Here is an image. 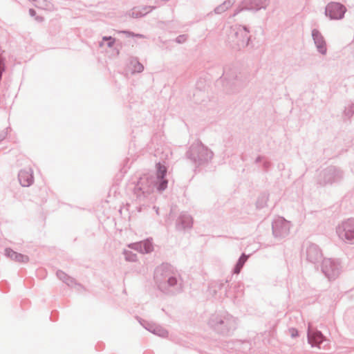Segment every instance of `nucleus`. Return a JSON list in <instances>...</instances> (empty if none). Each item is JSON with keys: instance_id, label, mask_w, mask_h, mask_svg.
<instances>
[{"instance_id": "1", "label": "nucleus", "mask_w": 354, "mask_h": 354, "mask_svg": "<svg viewBox=\"0 0 354 354\" xmlns=\"http://www.w3.org/2000/svg\"><path fill=\"white\" fill-rule=\"evenodd\" d=\"M208 325L209 328L220 336H232L237 328L236 319L227 313L212 315Z\"/></svg>"}, {"instance_id": "2", "label": "nucleus", "mask_w": 354, "mask_h": 354, "mask_svg": "<svg viewBox=\"0 0 354 354\" xmlns=\"http://www.w3.org/2000/svg\"><path fill=\"white\" fill-rule=\"evenodd\" d=\"M245 82V77L238 72L237 68L230 67H225L223 75L216 80V84H222L224 91L227 93L238 91Z\"/></svg>"}, {"instance_id": "3", "label": "nucleus", "mask_w": 354, "mask_h": 354, "mask_svg": "<svg viewBox=\"0 0 354 354\" xmlns=\"http://www.w3.org/2000/svg\"><path fill=\"white\" fill-rule=\"evenodd\" d=\"M214 156V153L201 140L193 142L186 152V157L195 167L207 165Z\"/></svg>"}, {"instance_id": "4", "label": "nucleus", "mask_w": 354, "mask_h": 354, "mask_svg": "<svg viewBox=\"0 0 354 354\" xmlns=\"http://www.w3.org/2000/svg\"><path fill=\"white\" fill-rule=\"evenodd\" d=\"M251 36L247 26H239L231 29L228 35V43L232 48L240 50L250 46Z\"/></svg>"}, {"instance_id": "5", "label": "nucleus", "mask_w": 354, "mask_h": 354, "mask_svg": "<svg viewBox=\"0 0 354 354\" xmlns=\"http://www.w3.org/2000/svg\"><path fill=\"white\" fill-rule=\"evenodd\" d=\"M344 171L339 167L330 165L322 169L317 178V185L319 187L332 186L342 182Z\"/></svg>"}, {"instance_id": "6", "label": "nucleus", "mask_w": 354, "mask_h": 354, "mask_svg": "<svg viewBox=\"0 0 354 354\" xmlns=\"http://www.w3.org/2000/svg\"><path fill=\"white\" fill-rule=\"evenodd\" d=\"M154 182L155 177L151 175L144 174L139 178L133 190L137 201L142 202L153 192Z\"/></svg>"}, {"instance_id": "7", "label": "nucleus", "mask_w": 354, "mask_h": 354, "mask_svg": "<svg viewBox=\"0 0 354 354\" xmlns=\"http://www.w3.org/2000/svg\"><path fill=\"white\" fill-rule=\"evenodd\" d=\"M160 291L169 296L176 295L183 291L182 284L178 281V274L167 279L155 281Z\"/></svg>"}, {"instance_id": "8", "label": "nucleus", "mask_w": 354, "mask_h": 354, "mask_svg": "<svg viewBox=\"0 0 354 354\" xmlns=\"http://www.w3.org/2000/svg\"><path fill=\"white\" fill-rule=\"evenodd\" d=\"M322 272L329 281L337 279L342 270L340 263L333 259H324L322 262Z\"/></svg>"}, {"instance_id": "9", "label": "nucleus", "mask_w": 354, "mask_h": 354, "mask_svg": "<svg viewBox=\"0 0 354 354\" xmlns=\"http://www.w3.org/2000/svg\"><path fill=\"white\" fill-rule=\"evenodd\" d=\"M339 237L346 243L354 244V218L343 221L336 229Z\"/></svg>"}, {"instance_id": "10", "label": "nucleus", "mask_w": 354, "mask_h": 354, "mask_svg": "<svg viewBox=\"0 0 354 354\" xmlns=\"http://www.w3.org/2000/svg\"><path fill=\"white\" fill-rule=\"evenodd\" d=\"M347 9L346 6L339 3L331 1L325 8V15L330 20H340L344 17Z\"/></svg>"}, {"instance_id": "11", "label": "nucleus", "mask_w": 354, "mask_h": 354, "mask_svg": "<svg viewBox=\"0 0 354 354\" xmlns=\"http://www.w3.org/2000/svg\"><path fill=\"white\" fill-rule=\"evenodd\" d=\"M272 234L277 240L286 238L290 233V222L279 217L272 223Z\"/></svg>"}, {"instance_id": "12", "label": "nucleus", "mask_w": 354, "mask_h": 354, "mask_svg": "<svg viewBox=\"0 0 354 354\" xmlns=\"http://www.w3.org/2000/svg\"><path fill=\"white\" fill-rule=\"evenodd\" d=\"M268 0H243L234 10V16L243 10L257 12L261 9H266Z\"/></svg>"}, {"instance_id": "13", "label": "nucleus", "mask_w": 354, "mask_h": 354, "mask_svg": "<svg viewBox=\"0 0 354 354\" xmlns=\"http://www.w3.org/2000/svg\"><path fill=\"white\" fill-rule=\"evenodd\" d=\"M304 246L306 247V254L308 261L315 264L324 259L322 252L317 245L307 242Z\"/></svg>"}, {"instance_id": "14", "label": "nucleus", "mask_w": 354, "mask_h": 354, "mask_svg": "<svg viewBox=\"0 0 354 354\" xmlns=\"http://www.w3.org/2000/svg\"><path fill=\"white\" fill-rule=\"evenodd\" d=\"M308 342L312 347L321 348V345L327 341L326 337L317 329L313 328L309 324L307 331Z\"/></svg>"}, {"instance_id": "15", "label": "nucleus", "mask_w": 354, "mask_h": 354, "mask_svg": "<svg viewBox=\"0 0 354 354\" xmlns=\"http://www.w3.org/2000/svg\"><path fill=\"white\" fill-rule=\"evenodd\" d=\"M177 274L176 272L174 271V268L169 263H162L160 266H158L154 271V280L155 281H158V279H167L171 276H174V274Z\"/></svg>"}, {"instance_id": "16", "label": "nucleus", "mask_w": 354, "mask_h": 354, "mask_svg": "<svg viewBox=\"0 0 354 354\" xmlns=\"http://www.w3.org/2000/svg\"><path fill=\"white\" fill-rule=\"evenodd\" d=\"M311 35L317 51L323 55H326L327 53L326 43L320 31L314 28L312 30Z\"/></svg>"}, {"instance_id": "17", "label": "nucleus", "mask_w": 354, "mask_h": 354, "mask_svg": "<svg viewBox=\"0 0 354 354\" xmlns=\"http://www.w3.org/2000/svg\"><path fill=\"white\" fill-rule=\"evenodd\" d=\"M193 226L192 217L185 213L182 212L176 221V228L178 231H184L186 229H191Z\"/></svg>"}, {"instance_id": "18", "label": "nucleus", "mask_w": 354, "mask_h": 354, "mask_svg": "<svg viewBox=\"0 0 354 354\" xmlns=\"http://www.w3.org/2000/svg\"><path fill=\"white\" fill-rule=\"evenodd\" d=\"M18 179L22 187H29L34 182V177L32 171L21 169L18 174Z\"/></svg>"}, {"instance_id": "19", "label": "nucleus", "mask_w": 354, "mask_h": 354, "mask_svg": "<svg viewBox=\"0 0 354 354\" xmlns=\"http://www.w3.org/2000/svg\"><path fill=\"white\" fill-rule=\"evenodd\" d=\"M4 254L6 257L18 263H27L29 261V257L27 255L18 253L10 248H6L4 250Z\"/></svg>"}, {"instance_id": "20", "label": "nucleus", "mask_w": 354, "mask_h": 354, "mask_svg": "<svg viewBox=\"0 0 354 354\" xmlns=\"http://www.w3.org/2000/svg\"><path fill=\"white\" fill-rule=\"evenodd\" d=\"M168 180L166 178H155V182L153 183V188L156 187L157 191L162 192L167 188Z\"/></svg>"}, {"instance_id": "21", "label": "nucleus", "mask_w": 354, "mask_h": 354, "mask_svg": "<svg viewBox=\"0 0 354 354\" xmlns=\"http://www.w3.org/2000/svg\"><path fill=\"white\" fill-rule=\"evenodd\" d=\"M149 331L162 337H165L168 335V331L166 329L156 324H153L152 327L150 328Z\"/></svg>"}, {"instance_id": "22", "label": "nucleus", "mask_w": 354, "mask_h": 354, "mask_svg": "<svg viewBox=\"0 0 354 354\" xmlns=\"http://www.w3.org/2000/svg\"><path fill=\"white\" fill-rule=\"evenodd\" d=\"M248 256L243 253L239 258L236 263L235 264L232 272L234 274H239L241 271L244 264L247 261Z\"/></svg>"}, {"instance_id": "23", "label": "nucleus", "mask_w": 354, "mask_h": 354, "mask_svg": "<svg viewBox=\"0 0 354 354\" xmlns=\"http://www.w3.org/2000/svg\"><path fill=\"white\" fill-rule=\"evenodd\" d=\"M236 0H226L221 5L218 6L214 8V12L216 14H221L230 8L234 3Z\"/></svg>"}, {"instance_id": "24", "label": "nucleus", "mask_w": 354, "mask_h": 354, "mask_svg": "<svg viewBox=\"0 0 354 354\" xmlns=\"http://www.w3.org/2000/svg\"><path fill=\"white\" fill-rule=\"evenodd\" d=\"M130 64L132 66L133 73H141L144 70V66L137 57H131Z\"/></svg>"}, {"instance_id": "25", "label": "nucleus", "mask_w": 354, "mask_h": 354, "mask_svg": "<svg viewBox=\"0 0 354 354\" xmlns=\"http://www.w3.org/2000/svg\"><path fill=\"white\" fill-rule=\"evenodd\" d=\"M156 178H166L167 169V167L161 164L160 162H158L156 165Z\"/></svg>"}, {"instance_id": "26", "label": "nucleus", "mask_w": 354, "mask_h": 354, "mask_svg": "<svg viewBox=\"0 0 354 354\" xmlns=\"http://www.w3.org/2000/svg\"><path fill=\"white\" fill-rule=\"evenodd\" d=\"M269 195L267 193H262L259 195L256 202L257 209H262L266 206Z\"/></svg>"}, {"instance_id": "27", "label": "nucleus", "mask_w": 354, "mask_h": 354, "mask_svg": "<svg viewBox=\"0 0 354 354\" xmlns=\"http://www.w3.org/2000/svg\"><path fill=\"white\" fill-rule=\"evenodd\" d=\"M153 249L152 239H147L144 241H142V254L150 253Z\"/></svg>"}, {"instance_id": "28", "label": "nucleus", "mask_w": 354, "mask_h": 354, "mask_svg": "<svg viewBox=\"0 0 354 354\" xmlns=\"http://www.w3.org/2000/svg\"><path fill=\"white\" fill-rule=\"evenodd\" d=\"M123 254L126 261L129 262H136L137 261V254L131 251L124 250Z\"/></svg>"}, {"instance_id": "29", "label": "nucleus", "mask_w": 354, "mask_h": 354, "mask_svg": "<svg viewBox=\"0 0 354 354\" xmlns=\"http://www.w3.org/2000/svg\"><path fill=\"white\" fill-rule=\"evenodd\" d=\"M149 12V11L143 12L141 10L140 7H134L131 10V16L133 18H140V17L145 16V15H147Z\"/></svg>"}, {"instance_id": "30", "label": "nucleus", "mask_w": 354, "mask_h": 354, "mask_svg": "<svg viewBox=\"0 0 354 354\" xmlns=\"http://www.w3.org/2000/svg\"><path fill=\"white\" fill-rule=\"evenodd\" d=\"M344 113L348 118H351L354 114V104H351L346 107L344 111Z\"/></svg>"}, {"instance_id": "31", "label": "nucleus", "mask_w": 354, "mask_h": 354, "mask_svg": "<svg viewBox=\"0 0 354 354\" xmlns=\"http://www.w3.org/2000/svg\"><path fill=\"white\" fill-rule=\"evenodd\" d=\"M102 40L106 41L107 42L106 45L109 48H111L112 46H113V45L115 42V39L112 37L111 36H104V37H103Z\"/></svg>"}, {"instance_id": "32", "label": "nucleus", "mask_w": 354, "mask_h": 354, "mask_svg": "<svg viewBox=\"0 0 354 354\" xmlns=\"http://www.w3.org/2000/svg\"><path fill=\"white\" fill-rule=\"evenodd\" d=\"M138 322H140V324L146 329L149 331V330H150V328L152 327V325L153 323H151V322H149L148 321H146L145 319H142L141 318H138Z\"/></svg>"}, {"instance_id": "33", "label": "nucleus", "mask_w": 354, "mask_h": 354, "mask_svg": "<svg viewBox=\"0 0 354 354\" xmlns=\"http://www.w3.org/2000/svg\"><path fill=\"white\" fill-rule=\"evenodd\" d=\"M29 15L31 16V17H35V20L38 22H41L44 21V17H41V16H37V12H36V10L33 8H30L29 10Z\"/></svg>"}, {"instance_id": "34", "label": "nucleus", "mask_w": 354, "mask_h": 354, "mask_svg": "<svg viewBox=\"0 0 354 354\" xmlns=\"http://www.w3.org/2000/svg\"><path fill=\"white\" fill-rule=\"evenodd\" d=\"M129 247L136 250V251H138L141 253V251H142V242H137V243H131L129 245Z\"/></svg>"}, {"instance_id": "35", "label": "nucleus", "mask_w": 354, "mask_h": 354, "mask_svg": "<svg viewBox=\"0 0 354 354\" xmlns=\"http://www.w3.org/2000/svg\"><path fill=\"white\" fill-rule=\"evenodd\" d=\"M56 275L63 282L66 281V279H67V277L68 276L67 274H66L62 270H57V272H56Z\"/></svg>"}, {"instance_id": "36", "label": "nucleus", "mask_w": 354, "mask_h": 354, "mask_svg": "<svg viewBox=\"0 0 354 354\" xmlns=\"http://www.w3.org/2000/svg\"><path fill=\"white\" fill-rule=\"evenodd\" d=\"M122 33L124 34H126L127 37H138V38H142L144 37L145 36L143 35H141V34H136L133 32H131L129 30H123L122 31Z\"/></svg>"}, {"instance_id": "37", "label": "nucleus", "mask_w": 354, "mask_h": 354, "mask_svg": "<svg viewBox=\"0 0 354 354\" xmlns=\"http://www.w3.org/2000/svg\"><path fill=\"white\" fill-rule=\"evenodd\" d=\"M288 333L292 338H295L299 336V331L295 328H290L288 329Z\"/></svg>"}, {"instance_id": "38", "label": "nucleus", "mask_w": 354, "mask_h": 354, "mask_svg": "<svg viewBox=\"0 0 354 354\" xmlns=\"http://www.w3.org/2000/svg\"><path fill=\"white\" fill-rule=\"evenodd\" d=\"M187 36L186 35H180L176 38L175 41L178 44H183L187 40Z\"/></svg>"}, {"instance_id": "39", "label": "nucleus", "mask_w": 354, "mask_h": 354, "mask_svg": "<svg viewBox=\"0 0 354 354\" xmlns=\"http://www.w3.org/2000/svg\"><path fill=\"white\" fill-rule=\"evenodd\" d=\"M270 166H271V162L270 161L264 160V161L263 162V165H262V167H263V170L265 172H268V171Z\"/></svg>"}, {"instance_id": "40", "label": "nucleus", "mask_w": 354, "mask_h": 354, "mask_svg": "<svg viewBox=\"0 0 354 354\" xmlns=\"http://www.w3.org/2000/svg\"><path fill=\"white\" fill-rule=\"evenodd\" d=\"M8 129H10V127H8L6 129L3 130L1 132H0V142L6 139V138L7 137Z\"/></svg>"}, {"instance_id": "41", "label": "nucleus", "mask_w": 354, "mask_h": 354, "mask_svg": "<svg viewBox=\"0 0 354 354\" xmlns=\"http://www.w3.org/2000/svg\"><path fill=\"white\" fill-rule=\"evenodd\" d=\"M64 283L66 284H67L68 286H71V285H73V283H75V279L73 278H72L71 277L68 276V277Z\"/></svg>"}, {"instance_id": "42", "label": "nucleus", "mask_w": 354, "mask_h": 354, "mask_svg": "<svg viewBox=\"0 0 354 354\" xmlns=\"http://www.w3.org/2000/svg\"><path fill=\"white\" fill-rule=\"evenodd\" d=\"M155 8H156L155 6H143V7L140 8V9L143 12H145L147 11H149V12H150Z\"/></svg>"}, {"instance_id": "43", "label": "nucleus", "mask_w": 354, "mask_h": 354, "mask_svg": "<svg viewBox=\"0 0 354 354\" xmlns=\"http://www.w3.org/2000/svg\"><path fill=\"white\" fill-rule=\"evenodd\" d=\"M265 159H266L265 156H260V155H259V156H258L256 158V159H255V160H254V162H255L256 164H257V163L260 162L261 161L264 160Z\"/></svg>"}, {"instance_id": "44", "label": "nucleus", "mask_w": 354, "mask_h": 354, "mask_svg": "<svg viewBox=\"0 0 354 354\" xmlns=\"http://www.w3.org/2000/svg\"><path fill=\"white\" fill-rule=\"evenodd\" d=\"M224 286V283H221L220 284V289H221L223 288V286Z\"/></svg>"}, {"instance_id": "45", "label": "nucleus", "mask_w": 354, "mask_h": 354, "mask_svg": "<svg viewBox=\"0 0 354 354\" xmlns=\"http://www.w3.org/2000/svg\"><path fill=\"white\" fill-rule=\"evenodd\" d=\"M229 281H230V280L227 279L225 280V283H228Z\"/></svg>"}]
</instances>
